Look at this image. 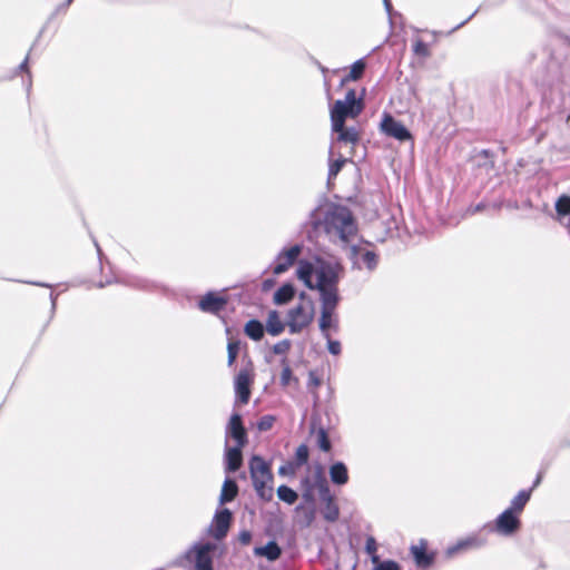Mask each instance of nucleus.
Here are the masks:
<instances>
[{
	"instance_id": "nucleus-1",
	"label": "nucleus",
	"mask_w": 570,
	"mask_h": 570,
	"mask_svg": "<svg viewBox=\"0 0 570 570\" xmlns=\"http://www.w3.org/2000/svg\"><path fill=\"white\" fill-rule=\"evenodd\" d=\"M233 513L228 508L216 510L206 534L213 539H199L170 562V567L184 570H215V558L222 557L226 548L222 543L228 534Z\"/></svg>"
},
{
	"instance_id": "nucleus-2",
	"label": "nucleus",
	"mask_w": 570,
	"mask_h": 570,
	"mask_svg": "<svg viewBox=\"0 0 570 570\" xmlns=\"http://www.w3.org/2000/svg\"><path fill=\"white\" fill-rule=\"evenodd\" d=\"M343 268L337 262H325L323 259V338H328L340 330L338 315L335 308L340 302L337 283L342 276Z\"/></svg>"
},
{
	"instance_id": "nucleus-3",
	"label": "nucleus",
	"mask_w": 570,
	"mask_h": 570,
	"mask_svg": "<svg viewBox=\"0 0 570 570\" xmlns=\"http://www.w3.org/2000/svg\"><path fill=\"white\" fill-rule=\"evenodd\" d=\"M323 227L326 234L338 237L348 249H360L355 243L357 225L352 212L346 206L332 204L326 209Z\"/></svg>"
},
{
	"instance_id": "nucleus-4",
	"label": "nucleus",
	"mask_w": 570,
	"mask_h": 570,
	"mask_svg": "<svg viewBox=\"0 0 570 570\" xmlns=\"http://www.w3.org/2000/svg\"><path fill=\"white\" fill-rule=\"evenodd\" d=\"M321 237V200L309 213V218L302 224L298 233V240L285 244L281 249H320L318 238Z\"/></svg>"
},
{
	"instance_id": "nucleus-5",
	"label": "nucleus",
	"mask_w": 570,
	"mask_h": 570,
	"mask_svg": "<svg viewBox=\"0 0 570 570\" xmlns=\"http://www.w3.org/2000/svg\"><path fill=\"white\" fill-rule=\"evenodd\" d=\"M364 109L363 96L357 97L354 89H348L343 100H336L331 109V122L341 128L346 118H356Z\"/></svg>"
},
{
	"instance_id": "nucleus-6",
	"label": "nucleus",
	"mask_w": 570,
	"mask_h": 570,
	"mask_svg": "<svg viewBox=\"0 0 570 570\" xmlns=\"http://www.w3.org/2000/svg\"><path fill=\"white\" fill-rule=\"evenodd\" d=\"M333 139L330 147L331 156H336V151H352L354 155V148L360 142V131L355 127H345V124L341 128H337L335 124H332Z\"/></svg>"
},
{
	"instance_id": "nucleus-7",
	"label": "nucleus",
	"mask_w": 570,
	"mask_h": 570,
	"mask_svg": "<svg viewBox=\"0 0 570 570\" xmlns=\"http://www.w3.org/2000/svg\"><path fill=\"white\" fill-rule=\"evenodd\" d=\"M314 264L299 262L296 276L304 285L321 293V252H314Z\"/></svg>"
},
{
	"instance_id": "nucleus-8",
	"label": "nucleus",
	"mask_w": 570,
	"mask_h": 570,
	"mask_svg": "<svg viewBox=\"0 0 570 570\" xmlns=\"http://www.w3.org/2000/svg\"><path fill=\"white\" fill-rule=\"evenodd\" d=\"M235 441L233 446L245 448L248 443V433L244 425L243 415L233 412L225 428V441Z\"/></svg>"
},
{
	"instance_id": "nucleus-9",
	"label": "nucleus",
	"mask_w": 570,
	"mask_h": 570,
	"mask_svg": "<svg viewBox=\"0 0 570 570\" xmlns=\"http://www.w3.org/2000/svg\"><path fill=\"white\" fill-rule=\"evenodd\" d=\"M313 480L308 475H305L301 480V487L303 490L301 503L317 505L315 498V489L321 494V461L315 459L313 461Z\"/></svg>"
},
{
	"instance_id": "nucleus-10",
	"label": "nucleus",
	"mask_w": 570,
	"mask_h": 570,
	"mask_svg": "<svg viewBox=\"0 0 570 570\" xmlns=\"http://www.w3.org/2000/svg\"><path fill=\"white\" fill-rule=\"evenodd\" d=\"M229 303V297L223 295L217 291L206 292L197 302V307L208 314L219 315L226 309Z\"/></svg>"
},
{
	"instance_id": "nucleus-11",
	"label": "nucleus",
	"mask_w": 570,
	"mask_h": 570,
	"mask_svg": "<svg viewBox=\"0 0 570 570\" xmlns=\"http://www.w3.org/2000/svg\"><path fill=\"white\" fill-rule=\"evenodd\" d=\"M313 321V308L307 311L301 303L291 308L287 313L286 324L292 334L299 333L304 327L308 326Z\"/></svg>"
},
{
	"instance_id": "nucleus-12",
	"label": "nucleus",
	"mask_w": 570,
	"mask_h": 570,
	"mask_svg": "<svg viewBox=\"0 0 570 570\" xmlns=\"http://www.w3.org/2000/svg\"><path fill=\"white\" fill-rule=\"evenodd\" d=\"M381 131L393 137L396 140L405 141L412 139V135L409 129L399 120H396L391 114L384 112L381 125Z\"/></svg>"
},
{
	"instance_id": "nucleus-13",
	"label": "nucleus",
	"mask_w": 570,
	"mask_h": 570,
	"mask_svg": "<svg viewBox=\"0 0 570 570\" xmlns=\"http://www.w3.org/2000/svg\"><path fill=\"white\" fill-rule=\"evenodd\" d=\"M253 375L246 370H240L234 380L235 403L247 404L249 402Z\"/></svg>"
},
{
	"instance_id": "nucleus-14",
	"label": "nucleus",
	"mask_w": 570,
	"mask_h": 570,
	"mask_svg": "<svg viewBox=\"0 0 570 570\" xmlns=\"http://www.w3.org/2000/svg\"><path fill=\"white\" fill-rule=\"evenodd\" d=\"M244 448L232 446L229 442L224 444V472L227 475L236 473L244 463Z\"/></svg>"
},
{
	"instance_id": "nucleus-15",
	"label": "nucleus",
	"mask_w": 570,
	"mask_h": 570,
	"mask_svg": "<svg viewBox=\"0 0 570 570\" xmlns=\"http://www.w3.org/2000/svg\"><path fill=\"white\" fill-rule=\"evenodd\" d=\"M521 525L520 519L512 509L504 510L495 519L494 531L502 535H511L519 530Z\"/></svg>"
},
{
	"instance_id": "nucleus-16",
	"label": "nucleus",
	"mask_w": 570,
	"mask_h": 570,
	"mask_svg": "<svg viewBox=\"0 0 570 570\" xmlns=\"http://www.w3.org/2000/svg\"><path fill=\"white\" fill-rule=\"evenodd\" d=\"M249 474L252 480L266 479L267 481H273L274 478L271 462L258 454H254L249 460Z\"/></svg>"
},
{
	"instance_id": "nucleus-17",
	"label": "nucleus",
	"mask_w": 570,
	"mask_h": 570,
	"mask_svg": "<svg viewBox=\"0 0 570 570\" xmlns=\"http://www.w3.org/2000/svg\"><path fill=\"white\" fill-rule=\"evenodd\" d=\"M317 505L298 503L295 508L294 521L301 529L312 525L316 518Z\"/></svg>"
},
{
	"instance_id": "nucleus-18",
	"label": "nucleus",
	"mask_w": 570,
	"mask_h": 570,
	"mask_svg": "<svg viewBox=\"0 0 570 570\" xmlns=\"http://www.w3.org/2000/svg\"><path fill=\"white\" fill-rule=\"evenodd\" d=\"M340 509L331 493L330 487L323 479V519L334 522L338 519Z\"/></svg>"
},
{
	"instance_id": "nucleus-19",
	"label": "nucleus",
	"mask_w": 570,
	"mask_h": 570,
	"mask_svg": "<svg viewBox=\"0 0 570 570\" xmlns=\"http://www.w3.org/2000/svg\"><path fill=\"white\" fill-rule=\"evenodd\" d=\"M352 151H336V156H331L328 153V175H327V185L332 184V180L337 176L341 171L342 167L346 164L347 160L352 159Z\"/></svg>"
},
{
	"instance_id": "nucleus-20",
	"label": "nucleus",
	"mask_w": 570,
	"mask_h": 570,
	"mask_svg": "<svg viewBox=\"0 0 570 570\" xmlns=\"http://www.w3.org/2000/svg\"><path fill=\"white\" fill-rule=\"evenodd\" d=\"M122 284L144 292H157L167 289L164 285L140 276H128L122 281Z\"/></svg>"
},
{
	"instance_id": "nucleus-21",
	"label": "nucleus",
	"mask_w": 570,
	"mask_h": 570,
	"mask_svg": "<svg viewBox=\"0 0 570 570\" xmlns=\"http://www.w3.org/2000/svg\"><path fill=\"white\" fill-rule=\"evenodd\" d=\"M253 553L255 557H264L267 561L275 562L281 558L283 549L275 539H271L264 546H255Z\"/></svg>"
},
{
	"instance_id": "nucleus-22",
	"label": "nucleus",
	"mask_w": 570,
	"mask_h": 570,
	"mask_svg": "<svg viewBox=\"0 0 570 570\" xmlns=\"http://www.w3.org/2000/svg\"><path fill=\"white\" fill-rule=\"evenodd\" d=\"M303 252H278L275 262L272 265L273 274L281 275L296 262Z\"/></svg>"
},
{
	"instance_id": "nucleus-23",
	"label": "nucleus",
	"mask_w": 570,
	"mask_h": 570,
	"mask_svg": "<svg viewBox=\"0 0 570 570\" xmlns=\"http://www.w3.org/2000/svg\"><path fill=\"white\" fill-rule=\"evenodd\" d=\"M350 259L353 266L358 269L365 266L368 271H373L379 263L376 252H351Z\"/></svg>"
},
{
	"instance_id": "nucleus-24",
	"label": "nucleus",
	"mask_w": 570,
	"mask_h": 570,
	"mask_svg": "<svg viewBox=\"0 0 570 570\" xmlns=\"http://www.w3.org/2000/svg\"><path fill=\"white\" fill-rule=\"evenodd\" d=\"M410 550L417 568L428 569L433 563L434 554L426 552V542L424 540H421L417 546H411Z\"/></svg>"
},
{
	"instance_id": "nucleus-25",
	"label": "nucleus",
	"mask_w": 570,
	"mask_h": 570,
	"mask_svg": "<svg viewBox=\"0 0 570 570\" xmlns=\"http://www.w3.org/2000/svg\"><path fill=\"white\" fill-rule=\"evenodd\" d=\"M296 295V287L292 282L282 284L273 295V303L277 306L288 304Z\"/></svg>"
},
{
	"instance_id": "nucleus-26",
	"label": "nucleus",
	"mask_w": 570,
	"mask_h": 570,
	"mask_svg": "<svg viewBox=\"0 0 570 570\" xmlns=\"http://www.w3.org/2000/svg\"><path fill=\"white\" fill-rule=\"evenodd\" d=\"M238 483L234 478H230L226 474V478L223 482L220 494H219V504H225L234 501L238 495Z\"/></svg>"
},
{
	"instance_id": "nucleus-27",
	"label": "nucleus",
	"mask_w": 570,
	"mask_h": 570,
	"mask_svg": "<svg viewBox=\"0 0 570 570\" xmlns=\"http://www.w3.org/2000/svg\"><path fill=\"white\" fill-rule=\"evenodd\" d=\"M286 322L281 320V314L277 309H272L267 314L265 330L271 336L281 335L286 326Z\"/></svg>"
},
{
	"instance_id": "nucleus-28",
	"label": "nucleus",
	"mask_w": 570,
	"mask_h": 570,
	"mask_svg": "<svg viewBox=\"0 0 570 570\" xmlns=\"http://www.w3.org/2000/svg\"><path fill=\"white\" fill-rule=\"evenodd\" d=\"M265 332V325L258 318H250L244 325V334L254 342L262 341Z\"/></svg>"
},
{
	"instance_id": "nucleus-29",
	"label": "nucleus",
	"mask_w": 570,
	"mask_h": 570,
	"mask_svg": "<svg viewBox=\"0 0 570 570\" xmlns=\"http://www.w3.org/2000/svg\"><path fill=\"white\" fill-rule=\"evenodd\" d=\"M330 479L336 485H344L348 482V471L343 462H335L330 466Z\"/></svg>"
},
{
	"instance_id": "nucleus-30",
	"label": "nucleus",
	"mask_w": 570,
	"mask_h": 570,
	"mask_svg": "<svg viewBox=\"0 0 570 570\" xmlns=\"http://www.w3.org/2000/svg\"><path fill=\"white\" fill-rule=\"evenodd\" d=\"M365 68H366V63H365L364 59L356 60L351 66L348 73H346L344 77H342L341 86H344L348 81H356V80L361 79L365 71Z\"/></svg>"
},
{
	"instance_id": "nucleus-31",
	"label": "nucleus",
	"mask_w": 570,
	"mask_h": 570,
	"mask_svg": "<svg viewBox=\"0 0 570 570\" xmlns=\"http://www.w3.org/2000/svg\"><path fill=\"white\" fill-rule=\"evenodd\" d=\"M257 497L263 501H269L273 498V488L268 485L271 481L266 479L252 480Z\"/></svg>"
},
{
	"instance_id": "nucleus-32",
	"label": "nucleus",
	"mask_w": 570,
	"mask_h": 570,
	"mask_svg": "<svg viewBox=\"0 0 570 570\" xmlns=\"http://www.w3.org/2000/svg\"><path fill=\"white\" fill-rule=\"evenodd\" d=\"M483 543L484 542L482 540L478 539L476 537H470V538L459 541L458 543H455L452 547H449L446 552L449 556H453L461 550H466L469 548H479V547L483 546Z\"/></svg>"
},
{
	"instance_id": "nucleus-33",
	"label": "nucleus",
	"mask_w": 570,
	"mask_h": 570,
	"mask_svg": "<svg viewBox=\"0 0 570 570\" xmlns=\"http://www.w3.org/2000/svg\"><path fill=\"white\" fill-rule=\"evenodd\" d=\"M311 434L314 438V442L317 448L321 449V419L317 414V395H315L314 400V411L311 417Z\"/></svg>"
},
{
	"instance_id": "nucleus-34",
	"label": "nucleus",
	"mask_w": 570,
	"mask_h": 570,
	"mask_svg": "<svg viewBox=\"0 0 570 570\" xmlns=\"http://www.w3.org/2000/svg\"><path fill=\"white\" fill-rule=\"evenodd\" d=\"M532 489L521 490L512 500L509 509L513 512L520 513L531 498Z\"/></svg>"
},
{
	"instance_id": "nucleus-35",
	"label": "nucleus",
	"mask_w": 570,
	"mask_h": 570,
	"mask_svg": "<svg viewBox=\"0 0 570 570\" xmlns=\"http://www.w3.org/2000/svg\"><path fill=\"white\" fill-rule=\"evenodd\" d=\"M276 493L278 499L287 504H294L298 498L297 492L286 484H281Z\"/></svg>"
},
{
	"instance_id": "nucleus-36",
	"label": "nucleus",
	"mask_w": 570,
	"mask_h": 570,
	"mask_svg": "<svg viewBox=\"0 0 570 570\" xmlns=\"http://www.w3.org/2000/svg\"><path fill=\"white\" fill-rule=\"evenodd\" d=\"M296 466L302 468L303 465L308 463L309 460V449L307 444L302 443L299 444L294 453V456L292 459Z\"/></svg>"
},
{
	"instance_id": "nucleus-37",
	"label": "nucleus",
	"mask_w": 570,
	"mask_h": 570,
	"mask_svg": "<svg viewBox=\"0 0 570 570\" xmlns=\"http://www.w3.org/2000/svg\"><path fill=\"white\" fill-rule=\"evenodd\" d=\"M242 347L240 340H228L227 343V365L233 366L237 360Z\"/></svg>"
},
{
	"instance_id": "nucleus-38",
	"label": "nucleus",
	"mask_w": 570,
	"mask_h": 570,
	"mask_svg": "<svg viewBox=\"0 0 570 570\" xmlns=\"http://www.w3.org/2000/svg\"><path fill=\"white\" fill-rule=\"evenodd\" d=\"M276 417L272 414H265L259 417V420L256 423L257 430L259 432H266L273 428V424L275 423Z\"/></svg>"
},
{
	"instance_id": "nucleus-39",
	"label": "nucleus",
	"mask_w": 570,
	"mask_h": 570,
	"mask_svg": "<svg viewBox=\"0 0 570 570\" xmlns=\"http://www.w3.org/2000/svg\"><path fill=\"white\" fill-rule=\"evenodd\" d=\"M556 210L563 216L570 214V197L567 195L560 196L556 202Z\"/></svg>"
},
{
	"instance_id": "nucleus-40",
	"label": "nucleus",
	"mask_w": 570,
	"mask_h": 570,
	"mask_svg": "<svg viewBox=\"0 0 570 570\" xmlns=\"http://www.w3.org/2000/svg\"><path fill=\"white\" fill-rule=\"evenodd\" d=\"M282 364H283V368H282V373H281V384L283 386H287L291 383V381L294 379L293 372H292L291 366L287 364L286 357H284L282 360Z\"/></svg>"
},
{
	"instance_id": "nucleus-41",
	"label": "nucleus",
	"mask_w": 570,
	"mask_h": 570,
	"mask_svg": "<svg viewBox=\"0 0 570 570\" xmlns=\"http://www.w3.org/2000/svg\"><path fill=\"white\" fill-rule=\"evenodd\" d=\"M299 468L295 465L294 461L291 459L286 463L279 465L277 473L281 476H292L296 473Z\"/></svg>"
},
{
	"instance_id": "nucleus-42",
	"label": "nucleus",
	"mask_w": 570,
	"mask_h": 570,
	"mask_svg": "<svg viewBox=\"0 0 570 570\" xmlns=\"http://www.w3.org/2000/svg\"><path fill=\"white\" fill-rule=\"evenodd\" d=\"M292 346V342L288 338L282 340L277 343H275L272 347V351L276 355H284L286 354Z\"/></svg>"
},
{
	"instance_id": "nucleus-43",
	"label": "nucleus",
	"mask_w": 570,
	"mask_h": 570,
	"mask_svg": "<svg viewBox=\"0 0 570 570\" xmlns=\"http://www.w3.org/2000/svg\"><path fill=\"white\" fill-rule=\"evenodd\" d=\"M413 51L416 56L426 58L430 56V50L428 43H425L423 40L417 39L413 45Z\"/></svg>"
},
{
	"instance_id": "nucleus-44",
	"label": "nucleus",
	"mask_w": 570,
	"mask_h": 570,
	"mask_svg": "<svg viewBox=\"0 0 570 570\" xmlns=\"http://www.w3.org/2000/svg\"><path fill=\"white\" fill-rule=\"evenodd\" d=\"M22 72H26L28 75L29 80H28L27 90L29 91L31 88V75H30V70H29V53L23 59V61L14 69V75L22 73Z\"/></svg>"
},
{
	"instance_id": "nucleus-45",
	"label": "nucleus",
	"mask_w": 570,
	"mask_h": 570,
	"mask_svg": "<svg viewBox=\"0 0 570 570\" xmlns=\"http://www.w3.org/2000/svg\"><path fill=\"white\" fill-rule=\"evenodd\" d=\"M558 89L560 101L563 100L564 96H570V81L566 79V76H563L561 82L558 85Z\"/></svg>"
},
{
	"instance_id": "nucleus-46",
	"label": "nucleus",
	"mask_w": 570,
	"mask_h": 570,
	"mask_svg": "<svg viewBox=\"0 0 570 570\" xmlns=\"http://www.w3.org/2000/svg\"><path fill=\"white\" fill-rule=\"evenodd\" d=\"M326 341H327V350L331 354H333V355L341 354L342 345H341L340 341L333 340L330 335H328V338H326Z\"/></svg>"
},
{
	"instance_id": "nucleus-47",
	"label": "nucleus",
	"mask_w": 570,
	"mask_h": 570,
	"mask_svg": "<svg viewBox=\"0 0 570 570\" xmlns=\"http://www.w3.org/2000/svg\"><path fill=\"white\" fill-rule=\"evenodd\" d=\"M373 570H401V568L397 562L385 560L380 562Z\"/></svg>"
},
{
	"instance_id": "nucleus-48",
	"label": "nucleus",
	"mask_w": 570,
	"mask_h": 570,
	"mask_svg": "<svg viewBox=\"0 0 570 570\" xmlns=\"http://www.w3.org/2000/svg\"><path fill=\"white\" fill-rule=\"evenodd\" d=\"M252 538H253V534H252V532L249 530H242L238 533V541L243 546L249 544L250 541H252Z\"/></svg>"
},
{
	"instance_id": "nucleus-49",
	"label": "nucleus",
	"mask_w": 570,
	"mask_h": 570,
	"mask_svg": "<svg viewBox=\"0 0 570 570\" xmlns=\"http://www.w3.org/2000/svg\"><path fill=\"white\" fill-rule=\"evenodd\" d=\"M320 386L321 385V374L318 373L317 370H312L309 371V381H308V386Z\"/></svg>"
},
{
	"instance_id": "nucleus-50",
	"label": "nucleus",
	"mask_w": 570,
	"mask_h": 570,
	"mask_svg": "<svg viewBox=\"0 0 570 570\" xmlns=\"http://www.w3.org/2000/svg\"><path fill=\"white\" fill-rule=\"evenodd\" d=\"M73 0H66L63 1L62 3H60L59 6H57V8L55 9V11L51 13V16L49 17L48 19V22L59 12H65L67 11V9L69 8V6L72 3Z\"/></svg>"
},
{
	"instance_id": "nucleus-51",
	"label": "nucleus",
	"mask_w": 570,
	"mask_h": 570,
	"mask_svg": "<svg viewBox=\"0 0 570 570\" xmlns=\"http://www.w3.org/2000/svg\"><path fill=\"white\" fill-rule=\"evenodd\" d=\"M365 550L370 554H374L377 550L376 540L373 537H368L365 542Z\"/></svg>"
},
{
	"instance_id": "nucleus-52",
	"label": "nucleus",
	"mask_w": 570,
	"mask_h": 570,
	"mask_svg": "<svg viewBox=\"0 0 570 570\" xmlns=\"http://www.w3.org/2000/svg\"><path fill=\"white\" fill-rule=\"evenodd\" d=\"M97 259L99 262L101 271L104 269L105 264H107L109 266L110 271L114 273L111 264H110L108 257L105 255V252H102V250L97 252Z\"/></svg>"
},
{
	"instance_id": "nucleus-53",
	"label": "nucleus",
	"mask_w": 570,
	"mask_h": 570,
	"mask_svg": "<svg viewBox=\"0 0 570 570\" xmlns=\"http://www.w3.org/2000/svg\"><path fill=\"white\" fill-rule=\"evenodd\" d=\"M49 298H50V303H51L50 317H49V321H50V320H52V317L55 316V313H56L58 294L51 292L49 294Z\"/></svg>"
},
{
	"instance_id": "nucleus-54",
	"label": "nucleus",
	"mask_w": 570,
	"mask_h": 570,
	"mask_svg": "<svg viewBox=\"0 0 570 570\" xmlns=\"http://www.w3.org/2000/svg\"><path fill=\"white\" fill-rule=\"evenodd\" d=\"M331 450V440L328 438L327 432L323 428V452H328Z\"/></svg>"
},
{
	"instance_id": "nucleus-55",
	"label": "nucleus",
	"mask_w": 570,
	"mask_h": 570,
	"mask_svg": "<svg viewBox=\"0 0 570 570\" xmlns=\"http://www.w3.org/2000/svg\"><path fill=\"white\" fill-rule=\"evenodd\" d=\"M20 282L24 283V284L35 285V286L46 287V288H52L53 287L52 284L46 283V282H36V281H20Z\"/></svg>"
},
{
	"instance_id": "nucleus-56",
	"label": "nucleus",
	"mask_w": 570,
	"mask_h": 570,
	"mask_svg": "<svg viewBox=\"0 0 570 570\" xmlns=\"http://www.w3.org/2000/svg\"><path fill=\"white\" fill-rule=\"evenodd\" d=\"M478 12V10H475L468 19H465L464 21H462L461 23H459L456 27L453 28V30H458L459 28H461L462 26H464L469 20H471L474 14Z\"/></svg>"
},
{
	"instance_id": "nucleus-57",
	"label": "nucleus",
	"mask_w": 570,
	"mask_h": 570,
	"mask_svg": "<svg viewBox=\"0 0 570 570\" xmlns=\"http://www.w3.org/2000/svg\"><path fill=\"white\" fill-rule=\"evenodd\" d=\"M541 480H542V473L540 472V473L537 475V478H535V480L533 481V484H532V487H531L530 489H532V490H533L534 488H537V487L540 484Z\"/></svg>"
},
{
	"instance_id": "nucleus-58",
	"label": "nucleus",
	"mask_w": 570,
	"mask_h": 570,
	"mask_svg": "<svg viewBox=\"0 0 570 570\" xmlns=\"http://www.w3.org/2000/svg\"><path fill=\"white\" fill-rule=\"evenodd\" d=\"M274 282L272 279H265L263 282V289H268L273 286Z\"/></svg>"
},
{
	"instance_id": "nucleus-59",
	"label": "nucleus",
	"mask_w": 570,
	"mask_h": 570,
	"mask_svg": "<svg viewBox=\"0 0 570 570\" xmlns=\"http://www.w3.org/2000/svg\"><path fill=\"white\" fill-rule=\"evenodd\" d=\"M384 7H385V10L387 11V13H391V11H392V3H391L390 0H386L384 2Z\"/></svg>"
},
{
	"instance_id": "nucleus-60",
	"label": "nucleus",
	"mask_w": 570,
	"mask_h": 570,
	"mask_svg": "<svg viewBox=\"0 0 570 570\" xmlns=\"http://www.w3.org/2000/svg\"><path fill=\"white\" fill-rule=\"evenodd\" d=\"M110 283H111V281H110V279H107L106 282H99V283L97 284V287H99V288H104L106 285H108V284H110Z\"/></svg>"
},
{
	"instance_id": "nucleus-61",
	"label": "nucleus",
	"mask_w": 570,
	"mask_h": 570,
	"mask_svg": "<svg viewBox=\"0 0 570 570\" xmlns=\"http://www.w3.org/2000/svg\"><path fill=\"white\" fill-rule=\"evenodd\" d=\"M47 24H48V22H47V23L41 28V30L39 31L38 38H36V41H35V42L39 41V38H40V37L42 36V33L45 32V29L47 28Z\"/></svg>"
},
{
	"instance_id": "nucleus-62",
	"label": "nucleus",
	"mask_w": 570,
	"mask_h": 570,
	"mask_svg": "<svg viewBox=\"0 0 570 570\" xmlns=\"http://www.w3.org/2000/svg\"><path fill=\"white\" fill-rule=\"evenodd\" d=\"M311 59L313 60V62H314L318 68H321V62H320L317 59H315V58H313V57H312Z\"/></svg>"
},
{
	"instance_id": "nucleus-63",
	"label": "nucleus",
	"mask_w": 570,
	"mask_h": 570,
	"mask_svg": "<svg viewBox=\"0 0 570 570\" xmlns=\"http://www.w3.org/2000/svg\"><path fill=\"white\" fill-rule=\"evenodd\" d=\"M316 558H317V559H321V546H320V547H318V549H317Z\"/></svg>"
},
{
	"instance_id": "nucleus-64",
	"label": "nucleus",
	"mask_w": 570,
	"mask_h": 570,
	"mask_svg": "<svg viewBox=\"0 0 570 570\" xmlns=\"http://www.w3.org/2000/svg\"><path fill=\"white\" fill-rule=\"evenodd\" d=\"M305 295H306V294H305V292H302V293L299 294V298L303 301V299L305 298Z\"/></svg>"
}]
</instances>
